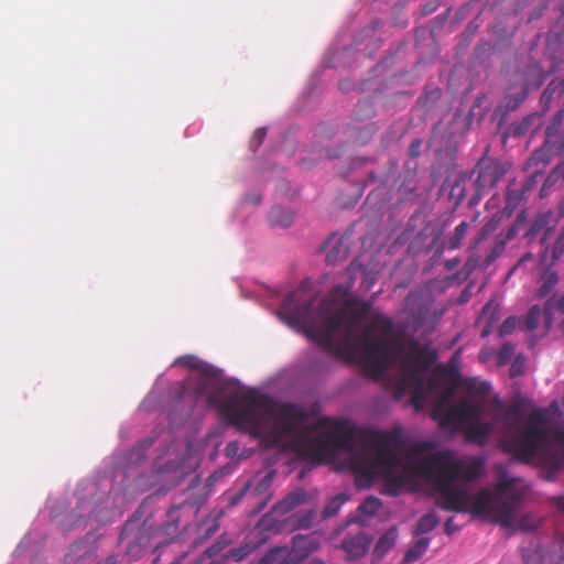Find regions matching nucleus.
Masks as SVG:
<instances>
[{"instance_id": "nucleus-1", "label": "nucleus", "mask_w": 564, "mask_h": 564, "mask_svg": "<svg viewBox=\"0 0 564 564\" xmlns=\"http://www.w3.org/2000/svg\"><path fill=\"white\" fill-rule=\"evenodd\" d=\"M208 403L265 448L281 446L290 436L293 449L313 459L333 458L345 452L360 488L369 487L376 477H383L382 492L397 496L405 485V475L393 473L400 465V441L393 434L372 430L356 434L347 423L325 419L304 427L307 415L296 404L275 408L267 395L227 393L224 388L210 393Z\"/></svg>"}, {"instance_id": "nucleus-2", "label": "nucleus", "mask_w": 564, "mask_h": 564, "mask_svg": "<svg viewBox=\"0 0 564 564\" xmlns=\"http://www.w3.org/2000/svg\"><path fill=\"white\" fill-rule=\"evenodd\" d=\"M315 302V294L303 283L284 299L278 314L292 327H302L323 350L338 359L359 364L368 376L380 379L402 350L401 339L389 337L393 330L392 319L375 313L365 332L356 334L370 314L371 304L351 297L344 285H336L321 301L319 323L313 317Z\"/></svg>"}, {"instance_id": "nucleus-3", "label": "nucleus", "mask_w": 564, "mask_h": 564, "mask_svg": "<svg viewBox=\"0 0 564 564\" xmlns=\"http://www.w3.org/2000/svg\"><path fill=\"white\" fill-rule=\"evenodd\" d=\"M486 465L481 456H473L465 464L451 451L429 454L412 463V470L440 496L437 506L451 512H467L471 502V492L467 488L456 487V480L471 482L479 478Z\"/></svg>"}, {"instance_id": "nucleus-4", "label": "nucleus", "mask_w": 564, "mask_h": 564, "mask_svg": "<svg viewBox=\"0 0 564 564\" xmlns=\"http://www.w3.org/2000/svg\"><path fill=\"white\" fill-rule=\"evenodd\" d=\"M556 446L549 443V432L540 412H533L528 424L500 441L502 449L517 460L531 464L536 459L542 477L554 481L564 467V430L553 434Z\"/></svg>"}, {"instance_id": "nucleus-5", "label": "nucleus", "mask_w": 564, "mask_h": 564, "mask_svg": "<svg viewBox=\"0 0 564 564\" xmlns=\"http://www.w3.org/2000/svg\"><path fill=\"white\" fill-rule=\"evenodd\" d=\"M516 481L505 473L499 475L494 491L481 489L471 495L467 512L476 517L489 516L501 527L512 528L523 500V492L516 487Z\"/></svg>"}, {"instance_id": "nucleus-6", "label": "nucleus", "mask_w": 564, "mask_h": 564, "mask_svg": "<svg viewBox=\"0 0 564 564\" xmlns=\"http://www.w3.org/2000/svg\"><path fill=\"white\" fill-rule=\"evenodd\" d=\"M434 361V355L414 341L408 351L402 368L404 370L399 380V390L410 392L414 400L424 398V373Z\"/></svg>"}, {"instance_id": "nucleus-7", "label": "nucleus", "mask_w": 564, "mask_h": 564, "mask_svg": "<svg viewBox=\"0 0 564 564\" xmlns=\"http://www.w3.org/2000/svg\"><path fill=\"white\" fill-rule=\"evenodd\" d=\"M319 546V540L315 534H296L292 538L291 547H271L263 554L260 564H300Z\"/></svg>"}, {"instance_id": "nucleus-8", "label": "nucleus", "mask_w": 564, "mask_h": 564, "mask_svg": "<svg viewBox=\"0 0 564 564\" xmlns=\"http://www.w3.org/2000/svg\"><path fill=\"white\" fill-rule=\"evenodd\" d=\"M152 535L153 530L151 527L140 524L138 520L132 518L123 525L119 535V542L122 543L127 541L126 554L134 560L138 558L148 546Z\"/></svg>"}, {"instance_id": "nucleus-9", "label": "nucleus", "mask_w": 564, "mask_h": 564, "mask_svg": "<svg viewBox=\"0 0 564 564\" xmlns=\"http://www.w3.org/2000/svg\"><path fill=\"white\" fill-rule=\"evenodd\" d=\"M474 173L477 174L474 186L478 202L486 191L491 189L497 185V183L507 173V169L498 161L484 156L478 161Z\"/></svg>"}, {"instance_id": "nucleus-10", "label": "nucleus", "mask_w": 564, "mask_h": 564, "mask_svg": "<svg viewBox=\"0 0 564 564\" xmlns=\"http://www.w3.org/2000/svg\"><path fill=\"white\" fill-rule=\"evenodd\" d=\"M482 412L484 404L481 401L462 400L447 410L442 425L458 429L466 422L469 423L480 419Z\"/></svg>"}, {"instance_id": "nucleus-11", "label": "nucleus", "mask_w": 564, "mask_h": 564, "mask_svg": "<svg viewBox=\"0 0 564 564\" xmlns=\"http://www.w3.org/2000/svg\"><path fill=\"white\" fill-rule=\"evenodd\" d=\"M308 498L310 497L307 492L302 488L292 491L273 507L271 513L265 514L261 518L259 522V528H261L262 530H273L278 532L280 530V527H278L276 523L273 521V516L289 513L299 506L305 503L308 500Z\"/></svg>"}, {"instance_id": "nucleus-12", "label": "nucleus", "mask_w": 564, "mask_h": 564, "mask_svg": "<svg viewBox=\"0 0 564 564\" xmlns=\"http://www.w3.org/2000/svg\"><path fill=\"white\" fill-rule=\"evenodd\" d=\"M520 408L518 405H512L509 409H505L500 403L496 404L492 409L491 415V424H495V430H498L501 434V440L511 435L517 430H519V420H520Z\"/></svg>"}, {"instance_id": "nucleus-13", "label": "nucleus", "mask_w": 564, "mask_h": 564, "mask_svg": "<svg viewBox=\"0 0 564 564\" xmlns=\"http://www.w3.org/2000/svg\"><path fill=\"white\" fill-rule=\"evenodd\" d=\"M371 540L369 535L359 530L356 534H347L341 543L340 547L346 553V558L348 561H356L366 555L369 550Z\"/></svg>"}, {"instance_id": "nucleus-14", "label": "nucleus", "mask_w": 564, "mask_h": 564, "mask_svg": "<svg viewBox=\"0 0 564 564\" xmlns=\"http://www.w3.org/2000/svg\"><path fill=\"white\" fill-rule=\"evenodd\" d=\"M64 564H98L95 547L84 541L75 542L69 547Z\"/></svg>"}, {"instance_id": "nucleus-15", "label": "nucleus", "mask_w": 564, "mask_h": 564, "mask_svg": "<svg viewBox=\"0 0 564 564\" xmlns=\"http://www.w3.org/2000/svg\"><path fill=\"white\" fill-rule=\"evenodd\" d=\"M500 319V307L495 300H490L482 307L480 315L477 319L478 326L481 328V337L485 338L491 334Z\"/></svg>"}, {"instance_id": "nucleus-16", "label": "nucleus", "mask_w": 564, "mask_h": 564, "mask_svg": "<svg viewBox=\"0 0 564 564\" xmlns=\"http://www.w3.org/2000/svg\"><path fill=\"white\" fill-rule=\"evenodd\" d=\"M495 430V424L481 422L480 419L469 422L465 429V437L468 442L485 444L490 433Z\"/></svg>"}, {"instance_id": "nucleus-17", "label": "nucleus", "mask_w": 564, "mask_h": 564, "mask_svg": "<svg viewBox=\"0 0 564 564\" xmlns=\"http://www.w3.org/2000/svg\"><path fill=\"white\" fill-rule=\"evenodd\" d=\"M268 221L271 227L288 228L293 223V213L281 206H274L268 214Z\"/></svg>"}, {"instance_id": "nucleus-18", "label": "nucleus", "mask_w": 564, "mask_h": 564, "mask_svg": "<svg viewBox=\"0 0 564 564\" xmlns=\"http://www.w3.org/2000/svg\"><path fill=\"white\" fill-rule=\"evenodd\" d=\"M560 276L556 271L551 270L550 268L545 269L540 276V286L536 291V296L539 299H544L555 289L558 284Z\"/></svg>"}, {"instance_id": "nucleus-19", "label": "nucleus", "mask_w": 564, "mask_h": 564, "mask_svg": "<svg viewBox=\"0 0 564 564\" xmlns=\"http://www.w3.org/2000/svg\"><path fill=\"white\" fill-rule=\"evenodd\" d=\"M398 538L395 528L389 529L376 543L373 549V556L376 558L383 557L394 545Z\"/></svg>"}, {"instance_id": "nucleus-20", "label": "nucleus", "mask_w": 564, "mask_h": 564, "mask_svg": "<svg viewBox=\"0 0 564 564\" xmlns=\"http://www.w3.org/2000/svg\"><path fill=\"white\" fill-rule=\"evenodd\" d=\"M562 150L557 149L556 147L546 145L543 144L542 148L535 150L530 159L531 165L535 166L536 169H542L546 166L552 159V154L554 152H561Z\"/></svg>"}, {"instance_id": "nucleus-21", "label": "nucleus", "mask_w": 564, "mask_h": 564, "mask_svg": "<svg viewBox=\"0 0 564 564\" xmlns=\"http://www.w3.org/2000/svg\"><path fill=\"white\" fill-rule=\"evenodd\" d=\"M430 545L429 538H420L414 543H412L408 551L405 552L403 561L405 563H413L422 557V555L426 552Z\"/></svg>"}, {"instance_id": "nucleus-22", "label": "nucleus", "mask_w": 564, "mask_h": 564, "mask_svg": "<svg viewBox=\"0 0 564 564\" xmlns=\"http://www.w3.org/2000/svg\"><path fill=\"white\" fill-rule=\"evenodd\" d=\"M545 144L564 150V133L561 131V126L553 121L545 130Z\"/></svg>"}, {"instance_id": "nucleus-23", "label": "nucleus", "mask_w": 564, "mask_h": 564, "mask_svg": "<svg viewBox=\"0 0 564 564\" xmlns=\"http://www.w3.org/2000/svg\"><path fill=\"white\" fill-rule=\"evenodd\" d=\"M442 90L438 87H433L430 89H425L423 94L419 97L417 102L426 109V111H431L438 100L441 99Z\"/></svg>"}, {"instance_id": "nucleus-24", "label": "nucleus", "mask_w": 564, "mask_h": 564, "mask_svg": "<svg viewBox=\"0 0 564 564\" xmlns=\"http://www.w3.org/2000/svg\"><path fill=\"white\" fill-rule=\"evenodd\" d=\"M438 524V518L436 514L430 512L424 514L417 521L414 530V535H421L431 532Z\"/></svg>"}, {"instance_id": "nucleus-25", "label": "nucleus", "mask_w": 564, "mask_h": 564, "mask_svg": "<svg viewBox=\"0 0 564 564\" xmlns=\"http://www.w3.org/2000/svg\"><path fill=\"white\" fill-rule=\"evenodd\" d=\"M468 227L469 224L467 221H462L459 225L456 226L453 235L448 238L445 245L448 250H455L459 248L462 240L465 238L467 234Z\"/></svg>"}, {"instance_id": "nucleus-26", "label": "nucleus", "mask_w": 564, "mask_h": 564, "mask_svg": "<svg viewBox=\"0 0 564 564\" xmlns=\"http://www.w3.org/2000/svg\"><path fill=\"white\" fill-rule=\"evenodd\" d=\"M348 500V496L339 494L333 497L323 509V518H332L337 514L341 506Z\"/></svg>"}, {"instance_id": "nucleus-27", "label": "nucleus", "mask_w": 564, "mask_h": 564, "mask_svg": "<svg viewBox=\"0 0 564 564\" xmlns=\"http://www.w3.org/2000/svg\"><path fill=\"white\" fill-rule=\"evenodd\" d=\"M314 520V511H300L291 517V524L294 529H308Z\"/></svg>"}, {"instance_id": "nucleus-28", "label": "nucleus", "mask_w": 564, "mask_h": 564, "mask_svg": "<svg viewBox=\"0 0 564 564\" xmlns=\"http://www.w3.org/2000/svg\"><path fill=\"white\" fill-rule=\"evenodd\" d=\"M506 246L507 243L502 240V238L496 236L489 253L484 259V267L488 268L502 254Z\"/></svg>"}, {"instance_id": "nucleus-29", "label": "nucleus", "mask_w": 564, "mask_h": 564, "mask_svg": "<svg viewBox=\"0 0 564 564\" xmlns=\"http://www.w3.org/2000/svg\"><path fill=\"white\" fill-rule=\"evenodd\" d=\"M375 105L370 100H364L357 104L354 116L357 120H365L373 117Z\"/></svg>"}, {"instance_id": "nucleus-30", "label": "nucleus", "mask_w": 564, "mask_h": 564, "mask_svg": "<svg viewBox=\"0 0 564 564\" xmlns=\"http://www.w3.org/2000/svg\"><path fill=\"white\" fill-rule=\"evenodd\" d=\"M540 523L541 521L538 518H534L531 514H523L517 523H513L511 529L517 528L518 530L529 532L534 531Z\"/></svg>"}, {"instance_id": "nucleus-31", "label": "nucleus", "mask_w": 564, "mask_h": 564, "mask_svg": "<svg viewBox=\"0 0 564 564\" xmlns=\"http://www.w3.org/2000/svg\"><path fill=\"white\" fill-rule=\"evenodd\" d=\"M382 507L380 499L373 496L367 497L359 506V511L367 516H373Z\"/></svg>"}, {"instance_id": "nucleus-32", "label": "nucleus", "mask_w": 564, "mask_h": 564, "mask_svg": "<svg viewBox=\"0 0 564 564\" xmlns=\"http://www.w3.org/2000/svg\"><path fill=\"white\" fill-rule=\"evenodd\" d=\"M542 310L539 305L532 306L524 319V326L527 330H533L538 327L541 318Z\"/></svg>"}, {"instance_id": "nucleus-33", "label": "nucleus", "mask_w": 564, "mask_h": 564, "mask_svg": "<svg viewBox=\"0 0 564 564\" xmlns=\"http://www.w3.org/2000/svg\"><path fill=\"white\" fill-rule=\"evenodd\" d=\"M429 307L424 305H420L417 310L414 307L411 308L410 317L413 322V329L417 330L423 325L424 321L427 318Z\"/></svg>"}, {"instance_id": "nucleus-34", "label": "nucleus", "mask_w": 564, "mask_h": 564, "mask_svg": "<svg viewBox=\"0 0 564 564\" xmlns=\"http://www.w3.org/2000/svg\"><path fill=\"white\" fill-rule=\"evenodd\" d=\"M513 354H514V347L509 343H505L498 349V351L496 354L497 365L505 366V365L509 364Z\"/></svg>"}, {"instance_id": "nucleus-35", "label": "nucleus", "mask_w": 564, "mask_h": 564, "mask_svg": "<svg viewBox=\"0 0 564 564\" xmlns=\"http://www.w3.org/2000/svg\"><path fill=\"white\" fill-rule=\"evenodd\" d=\"M551 8L556 15L554 17L564 28V0H547L545 9Z\"/></svg>"}, {"instance_id": "nucleus-36", "label": "nucleus", "mask_w": 564, "mask_h": 564, "mask_svg": "<svg viewBox=\"0 0 564 564\" xmlns=\"http://www.w3.org/2000/svg\"><path fill=\"white\" fill-rule=\"evenodd\" d=\"M267 137V129L261 127L258 128L250 140V148L253 152H256L263 143L264 139Z\"/></svg>"}, {"instance_id": "nucleus-37", "label": "nucleus", "mask_w": 564, "mask_h": 564, "mask_svg": "<svg viewBox=\"0 0 564 564\" xmlns=\"http://www.w3.org/2000/svg\"><path fill=\"white\" fill-rule=\"evenodd\" d=\"M497 229V221L490 220L485 224L478 236L474 239V246H477L482 239L491 235Z\"/></svg>"}, {"instance_id": "nucleus-38", "label": "nucleus", "mask_w": 564, "mask_h": 564, "mask_svg": "<svg viewBox=\"0 0 564 564\" xmlns=\"http://www.w3.org/2000/svg\"><path fill=\"white\" fill-rule=\"evenodd\" d=\"M517 324H518V321L516 317H513V316L508 317L499 327V335L501 337H503V336L511 334L514 330Z\"/></svg>"}, {"instance_id": "nucleus-39", "label": "nucleus", "mask_w": 564, "mask_h": 564, "mask_svg": "<svg viewBox=\"0 0 564 564\" xmlns=\"http://www.w3.org/2000/svg\"><path fill=\"white\" fill-rule=\"evenodd\" d=\"M564 252V231L561 232L556 241L554 242L553 249H552V258L553 260L558 259L562 253Z\"/></svg>"}, {"instance_id": "nucleus-40", "label": "nucleus", "mask_w": 564, "mask_h": 564, "mask_svg": "<svg viewBox=\"0 0 564 564\" xmlns=\"http://www.w3.org/2000/svg\"><path fill=\"white\" fill-rule=\"evenodd\" d=\"M519 232V226L518 224L511 225L506 232H500L497 236L499 238H502V240L508 243L510 240H512Z\"/></svg>"}, {"instance_id": "nucleus-41", "label": "nucleus", "mask_w": 564, "mask_h": 564, "mask_svg": "<svg viewBox=\"0 0 564 564\" xmlns=\"http://www.w3.org/2000/svg\"><path fill=\"white\" fill-rule=\"evenodd\" d=\"M557 86H562L564 90V79L558 84H556L555 80L551 82L542 94V100L549 101Z\"/></svg>"}, {"instance_id": "nucleus-42", "label": "nucleus", "mask_w": 564, "mask_h": 564, "mask_svg": "<svg viewBox=\"0 0 564 564\" xmlns=\"http://www.w3.org/2000/svg\"><path fill=\"white\" fill-rule=\"evenodd\" d=\"M421 147H422V140L421 139H414L410 143L409 147V155L413 159L417 158L421 154Z\"/></svg>"}, {"instance_id": "nucleus-43", "label": "nucleus", "mask_w": 564, "mask_h": 564, "mask_svg": "<svg viewBox=\"0 0 564 564\" xmlns=\"http://www.w3.org/2000/svg\"><path fill=\"white\" fill-rule=\"evenodd\" d=\"M273 478H274V473L273 471L268 473L262 478V480L259 482V485L257 487V491H265L271 486Z\"/></svg>"}, {"instance_id": "nucleus-44", "label": "nucleus", "mask_w": 564, "mask_h": 564, "mask_svg": "<svg viewBox=\"0 0 564 564\" xmlns=\"http://www.w3.org/2000/svg\"><path fill=\"white\" fill-rule=\"evenodd\" d=\"M239 452V443L236 441L229 442L225 447V453L228 457H235Z\"/></svg>"}, {"instance_id": "nucleus-45", "label": "nucleus", "mask_w": 564, "mask_h": 564, "mask_svg": "<svg viewBox=\"0 0 564 564\" xmlns=\"http://www.w3.org/2000/svg\"><path fill=\"white\" fill-rule=\"evenodd\" d=\"M558 177H564V167L561 165L556 166L546 178V184H551Z\"/></svg>"}, {"instance_id": "nucleus-46", "label": "nucleus", "mask_w": 564, "mask_h": 564, "mask_svg": "<svg viewBox=\"0 0 564 564\" xmlns=\"http://www.w3.org/2000/svg\"><path fill=\"white\" fill-rule=\"evenodd\" d=\"M553 305L552 300H549L544 306V318H545V327L549 329L552 325V314H551V307Z\"/></svg>"}, {"instance_id": "nucleus-47", "label": "nucleus", "mask_w": 564, "mask_h": 564, "mask_svg": "<svg viewBox=\"0 0 564 564\" xmlns=\"http://www.w3.org/2000/svg\"><path fill=\"white\" fill-rule=\"evenodd\" d=\"M522 372V362H520L519 358H517L510 367V375L511 377H517L520 376Z\"/></svg>"}, {"instance_id": "nucleus-48", "label": "nucleus", "mask_w": 564, "mask_h": 564, "mask_svg": "<svg viewBox=\"0 0 564 564\" xmlns=\"http://www.w3.org/2000/svg\"><path fill=\"white\" fill-rule=\"evenodd\" d=\"M535 119L534 116H529L527 118L523 119V121L521 122V124L519 126L518 128V133H525L530 126H531V122Z\"/></svg>"}, {"instance_id": "nucleus-49", "label": "nucleus", "mask_w": 564, "mask_h": 564, "mask_svg": "<svg viewBox=\"0 0 564 564\" xmlns=\"http://www.w3.org/2000/svg\"><path fill=\"white\" fill-rule=\"evenodd\" d=\"M248 553L247 547H239L231 550V555L236 561H241Z\"/></svg>"}, {"instance_id": "nucleus-50", "label": "nucleus", "mask_w": 564, "mask_h": 564, "mask_svg": "<svg viewBox=\"0 0 564 564\" xmlns=\"http://www.w3.org/2000/svg\"><path fill=\"white\" fill-rule=\"evenodd\" d=\"M552 121L562 127L564 122V109L558 110L554 115Z\"/></svg>"}, {"instance_id": "nucleus-51", "label": "nucleus", "mask_w": 564, "mask_h": 564, "mask_svg": "<svg viewBox=\"0 0 564 564\" xmlns=\"http://www.w3.org/2000/svg\"><path fill=\"white\" fill-rule=\"evenodd\" d=\"M180 361L187 365L191 368H197V360L192 356L184 357Z\"/></svg>"}, {"instance_id": "nucleus-52", "label": "nucleus", "mask_w": 564, "mask_h": 564, "mask_svg": "<svg viewBox=\"0 0 564 564\" xmlns=\"http://www.w3.org/2000/svg\"><path fill=\"white\" fill-rule=\"evenodd\" d=\"M552 502L564 512V496H556L552 498Z\"/></svg>"}, {"instance_id": "nucleus-53", "label": "nucleus", "mask_w": 564, "mask_h": 564, "mask_svg": "<svg viewBox=\"0 0 564 564\" xmlns=\"http://www.w3.org/2000/svg\"><path fill=\"white\" fill-rule=\"evenodd\" d=\"M554 307L556 308V311L564 314V293L556 300V302L554 303Z\"/></svg>"}, {"instance_id": "nucleus-54", "label": "nucleus", "mask_w": 564, "mask_h": 564, "mask_svg": "<svg viewBox=\"0 0 564 564\" xmlns=\"http://www.w3.org/2000/svg\"><path fill=\"white\" fill-rule=\"evenodd\" d=\"M437 8V4L434 3V2H430L427 3L424 8H423V15H427L432 12H434Z\"/></svg>"}, {"instance_id": "nucleus-55", "label": "nucleus", "mask_w": 564, "mask_h": 564, "mask_svg": "<svg viewBox=\"0 0 564 564\" xmlns=\"http://www.w3.org/2000/svg\"><path fill=\"white\" fill-rule=\"evenodd\" d=\"M248 486H249V485L247 484V485L245 486V488H243V489H242L238 495H236L235 497H232V499H231V505H236V503H238V502L242 499V497L245 496V494H246V491H247V489H248Z\"/></svg>"}, {"instance_id": "nucleus-56", "label": "nucleus", "mask_w": 564, "mask_h": 564, "mask_svg": "<svg viewBox=\"0 0 564 564\" xmlns=\"http://www.w3.org/2000/svg\"><path fill=\"white\" fill-rule=\"evenodd\" d=\"M444 529H445V532H446L447 534H452V533L456 530V528H455V527H454V524H453V519H452V518H449V519L445 522Z\"/></svg>"}, {"instance_id": "nucleus-57", "label": "nucleus", "mask_w": 564, "mask_h": 564, "mask_svg": "<svg viewBox=\"0 0 564 564\" xmlns=\"http://www.w3.org/2000/svg\"><path fill=\"white\" fill-rule=\"evenodd\" d=\"M533 259V254L531 252H527L524 253L520 260H519V264H522V263H525L528 261H531Z\"/></svg>"}, {"instance_id": "nucleus-58", "label": "nucleus", "mask_w": 564, "mask_h": 564, "mask_svg": "<svg viewBox=\"0 0 564 564\" xmlns=\"http://www.w3.org/2000/svg\"><path fill=\"white\" fill-rule=\"evenodd\" d=\"M246 200L252 203V204H259L261 202L260 195H249L246 197Z\"/></svg>"}, {"instance_id": "nucleus-59", "label": "nucleus", "mask_w": 564, "mask_h": 564, "mask_svg": "<svg viewBox=\"0 0 564 564\" xmlns=\"http://www.w3.org/2000/svg\"><path fill=\"white\" fill-rule=\"evenodd\" d=\"M459 263V260L458 259H452V260H447L446 261V268L448 270H453L454 268H456V265Z\"/></svg>"}, {"instance_id": "nucleus-60", "label": "nucleus", "mask_w": 564, "mask_h": 564, "mask_svg": "<svg viewBox=\"0 0 564 564\" xmlns=\"http://www.w3.org/2000/svg\"><path fill=\"white\" fill-rule=\"evenodd\" d=\"M177 510H178V507H177V508H175V509H170V511H169V518H170L171 522H173V523L175 522L174 513H175Z\"/></svg>"}, {"instance_id": "nucleus-61", "label": "nucleus", "mask_w": 564, "mask_h": 564, "mask_svg": "<svg viewBox=\"0 0 564 564\" xmlns=\"http://www.w3.org/2000/svg\"><path fill=\"white\" fill-rule=\"evenodd\" d=\"M557 210L561 216H564V198L558 204Z\"/></svg>"}, {"instance_id": "nucleus-62", "label": "nucleus", "mask_w": 564, "mask_h": 564, "mask_svg": "<svg viewBox=\"0 0 564 564\" xmlns=\"http://www.w3.org/2000/svg\"><path fill=\"white\" fill-rule=\"evenodd\" d=\"M487 389H488V386L486 383H481L480 387L477 389V392L485 394Z\"/></svg>"}, {"instance_id": "nucleus-63", "label": "nucleus", "mask_w": 564, "mask_h": 564, "mask_svg": "<svg viewBox=\"0 0 564 564\" xmlns=\"http://www.w3.org/2000/svg\"><path fill=\"white\" fill-rule=\"evenodd\" d=\"M217 530H218V525H217V524H215V525H213V527L208 528V530H207V535H212V534H214Z\"/></svg>"}, {"instance_id": "nucleus-64", "label": "nucleus", "mask_w": 564, "mask_h": 564, "mask_svg": "<svg viewBox=\"0 0 564 564\" xmlns=\"http://www.w3.org/2000/svg\"><path fill=\"white\" fill-rule=\"evenodd\" d=\"M307 564H326L323 560L321 558H312Z\"/></svg>"}]
</instances>
